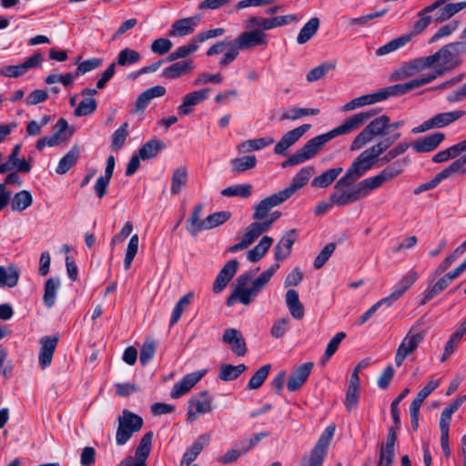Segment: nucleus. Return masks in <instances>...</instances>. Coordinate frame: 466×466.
I'll use <instances>...</instances> for the list:
<instances>
[{
  "label": "nucleus",
  "mask_w": 466,
  "mask_h": 466,
  "mask_svg": "<svg viewBox=\"0 0 466 466\" xmlns=\"http://www.w3.org/2000/svg\"><path fill=\"white\" fill-rule=\"evenodd\" d=\"M396 132L380 139L376 144L362 151L351 163L345 174L336 182L329 200L335 207H347L370 196L372 192L367 178L354 183L374 167L380 156L386 152L399 138Z\"/></svg>",
  "instance_id": "obj_1"
},
{
  "label": "nucleus",
  "mask_w": 466,
  "mask_h": 466,
  "mask_svg": "<svg viewBox=\"0 0 466 466\" xmlns=\"http://www.w3.org/2000/svg\"><path fill=\"white\" fill-rule=\"evenodd\" d=\"M377 114L374 109L360 112L349 116L342 124L330 131L309 139L302 147L282 162L281 167H292L302 164L314 157L322 147L336 137L350 134Z\"/></svg>",
  "instance_id": "obj_2"
},
{
  "label": "nucleus",
  "mask_w": 466,
  "mask_h": 466,
  "mask_svg": "<svg viewBox=\"0 0 466 466\" xmlns=\"http://www.w3.org/2000/svg\"><path fill=\"white\" fill-rule=\"evenodd\" d=\"M279 268V263L271 265L269 268L263 271L258 278L253 279L249 287H247V285L252 278L253 272L239 275L237 279V286L234 291L227 299V305L231 307L237 300L244 305L250 304L269 282Z\"/></svg>",
  "instance_id": "obj_3"
},
{
  "label": "nucleus",
  "mask_w": 466,
  "mask_h": 466,
  "mask_svg": "<svg viewBox=\"0 0 466 466\" xmlns=\"http://www.w3.org/2000/svg\"><path fill=\"white\" fill-rule=\"evenodd\" d=\"M436 9V7H432V4L422 8L417 14L418 20L414 23L410 33L394 38L382 46L379 47L376 50V56H385L405 46L412 39V37L421 34L431 25L432 17L430 15V14Z\"/></svg>",
  "instance_id": "obj_4"
},
{
  "label": "nucleus",
  "mask_w": 466,
  "mask_h": 466,
  "mask_svg": "<svg viewBox=\"0 0 466 466\" xmlns=\"http://www.w3.org/2000/svg\"><path fill=\"white\" fill-rule=\"evenodd\" d=\"M449 47L447 44L434 54L425 56L428 68L432 69L431 72L423 75L425 77H432L433 81L460 66L461 58H457Z\"/></svg>",
  "instance_id": "obj_5"
},
{
  "label": "nucleus",
  "mask_w": 466,
  "mask_h": 466,
  "mask_svg": "<svg viewBox=\"0 0 466 466\" xmlns=\"http://www.w3.org/2000/svg\"><path fill=\"white\" fill-rule=\"evenodd\" d=\"M390 116L381 115L372 119L365 128L355 137L350 150L356 151L362 148L376 137H384L389 133Z\"/></svg>",
  "instance_id": "obj_6"
},
{
  "label": "nucleus",
  "mask_w": 466,
  "mask_h": 466,
  "mask_svg": "<svg viewBox=\"0 0 466 466\" xmlns=\"http://www.w3.org/2000/svg\"><path fill=\"white\" fill-rule=\"evenodd\" d=\"M117 423L116 443L118 446H123L130 440L134 433L141 430L143 419L128 410H124L117 418Z\"/></svg>",
  "instance_id": "obj_7"
},
{
  "label": "nucleus",
  "mask_w": 466,
  "mask_h": 466,
  "mask_svg": "<svg viewBox=\"0 0 466 466\" xmlns=\"http://www.w3.org/2000/svg\"><path fill=\"white\" fill-rule=\"evenodd\" d=\"M425 336V331L421 330L418 325H414L409 329L396 350L394 360L397 367H400L404 360L416 351Z\"/></svg>",
  "instance_id": "obj_8"
},
{
  "label": "nucleus",
  "mask_w": 466,
  "mask_h": 466,
  "mask_svg": "<svg viewBox=\"0 0 466 466\" xmlns=\"http://www.w3.org/2000/svg\"><path fill=\"white\" fill-rule=\"evenodd\" d=\"M335 429V425L330 424L324 430L310 451L309 458L303 459L302 466H322Z\"/></svg>",
  "instance_id": "obj_9"
},
{
  "label": "nucleus",
  "mask_w": 466,
  "mask_h": 466,
  "mask_svg": "<svg viewBox=\"0 0 466 466\" xmlns=\"http://www.w3.org/2000/svg\"><path fill=\"white\" fill-rule=\"evenodd\" d=\"M213 410V397L208 391L202 390L188 400L187 421L193 423L200 415L210 413Z\"/></svg>",
  "instance_id": "obj_10"
},
{
  "label": "nucleus",
  "mask_w": 466,
  "mask_h": 466,
  "mask_svg": "<svg viewBox=\"0 0 466 466\" xmlns=\"http://www.w3.org/2000/svg\"><path fill=\"white\" fill-rule=\"evenodd\" d=\"M465 115L466 111L461 109L439 113L430 119L424 121L420 126L413 127L411 129V133L419 134L431 129L445 127L454 123L458 119L463 117Z\"/></svg>",
  "instance_id": "obj_11"
},
{
  "label": "nucleus",
  "mask_w": 466,
  "mask_h": 466,
  "mask_svg": "<svg viewBox=\"0 0 466 466\" xmlns=\"http://www.w3.org/2000/svg\"><path fill=\"white\" fill-rule=\"evenodd\" d=\"M409 164L406 158L398 159L391 165L387 166L378 174L366 177L372 191L380 187L383 184L399 177Z\"/></svg>",
  "instance_id": "obj_12"
},
{
  "label": "nucleus",
  "mask_w": 466,
  "mask_h": 466,
  "mask_svg": "<svg viewBox=\"0 0 466 466\" xmlns=\"http://www.w3.org/2000/svg\"><path fill=\"white\" fill-rule=\"evenodd\" d=\"M234 45L240 50L250 49L258 46H266L268 37L266 33L259 29L247 30L234 39Z\"/></svg>",
  "instance_id": "obj_13"
},
{
  "label": "nucleus",
  "mask_w": 466,
  "mask_h": 466,
  "mask_svg": "<svg viewBox=\"0 0 466 466\" xmlns=\"http://www.w3.org/2000/svg\"><path fill=\"white\" fill-rule=\"evenodd\" d=\"M309 124L301 125L282 136L275 145L274 153L279 156H286L289 148L292 147L309 128Z\"/></svg>",
  "instance_id": "obj_14"
},
{
  "label": "nucleus",
  "mask_w": 466,
  "mask_h": 466,
  "mask_svg": "<svg viewBox=\"0 0 466 466\" xmlns=\"http://www.w3.org/2000/svg\"><path fill=\"white\" fill-rule=\"evenodd\" d=\"M210 89L204 88L187 93L183 96L182 103L177 106V114L180 116H188L193 112V107L205 101L209 96Z\"/></svg>",
  "instance_id": "obj_15"
},
{
  "label": "nucleus",
  "mask_w": 466,
  "mask_h": 466,
  "mask_svg": "<svg viewBox=\"0 0 466 466\" xmlns=\"http://www.w3.org/2000/svg\"><path fill=\"white\" fill-rule=\"evenodd\" d=\"M432 82V77H425L421 76L420 77L411 79L406 83L397 84L385 88L380 89L382 95L385 96V99L392 96L404 95L415 88H418L423 85Z\"/></svg>",
  "instance_id": "obj_16"
},
{
  "label": "nucleus",
  "mask_w": 466,
  "mask_h": 466,
  "mask_svg": "<svg viewBox=\"0 0 466 466\" xmlns=\"http://www.w3.org/2000/svg\"><path fill=\"white\" fill-rule=\"evenodd\" d=\"M206 370H198L185 375L180 380L174 384L170 397L177 400L187 393L205 375Z\"/></svg>",
  "instance_id": "obj_17"
},
{
  "label": "nucleus",
  "mask_w": 466,
  "mask_h": 466,
  "mask_svg": "<svg viewBox=\"0 0 466 466\" xmlns=\"http://www.w3.org/2000/svg\"><path fill=\"white\" fill-rule=\"evenodd\" d=\"M286 200H288V198L281 190L263 198L255 207V211L253 213V218L255 220L264 219L267 217L268 213L273 208L281 205Z\"/></svg>",
  "instance_id": "obj_18"
},
{
  "label": "nucleus",
  "mask_w": 466,
  "mask_h": 466,
  "mask_svg": "<svg viewBox=\"0 0 466 466\" xmlns=\"http://www.w3.org/2000/svg\"><path fill=\"white\" fill-rule=\"evenodd\" d=\"M286 200H288V198L281 190L263 198L255 207V211L253 213V218L255 220L264 219L267 217L268 213L273 208L281 205Z\"/></svg>",
  "instance_id": "obj_19"
},
{
  "label": "nucleus",
  "mask_w": 466,
  "mask_h": 466,
  "mask_svg": "<svg viewBox=\"0 0 466 466\" xmlns=\"http://www.w3.org/2000/svg\"><path fill=\"white\" fill-rule=\"evenodd\" d=\"M43 58L41 54L36 53L27 58L24 63L15 66H5L0 69V74L6 77H18L25 74L30 68L40 66Z\"/></svg>",
  "instance_id": "obj_20"
},
{
  "label": "nucleus",
  "mask_w": 466,
  "mask_h": 466,
  "mask_svg": "<svg viewBox=\"0 0 466 466\" xmlns=\"http://www.w3.org/2000/svg\"><path fill=\"white\" fill-rule=\"evenodd\" d=\"M315 174V168L312 166H307L302 167L292 178L290 184L281 191L287 197L290 198L297 191L301 189L308 184L311 177Z\"/></svg>",
  "instance_id": "obj_21"
},
{
  "label": "nucleus",
  "mask_w": 466,
  "mask_h": 466,
  "mask_svg": "<svg viewBox=\"0 0 466 466\" xmlns=\"http://www.w3.org/2000/svg\"><path fill=\"white\" fill-rule=\"evenodd\" d=\"M264 232H266V230L259 221L251 223L246 228V232L242 236L241 240L238 243L231 246L228 248V251L231 253H236L239 250L247 248Z\"/></svg>",
  "instance_id": "obj_22"
},
{
  "label": "nucleus",
  "mask_w": 466,
  "mask_h": 466,
  "mask_svg": "<svg viewBox=\"0 0 466 466\" xmlns=\"http://www.w3.org/2000/svg\"><path fill=\"white\" fill-rule=\"evenodd\" d=\"M200 21L199 15L181 18L175 21L168 35L172 37H182L192 34Z\"/></svg>",
  "instance_id": "obj_23"
},
{
  "label": "nucleus",
  "mask_w": 466,
  "mask_h": 466,
  "mask_svg": "<svg viewBox=\"0 0 466 466\" xmlns=\"http://www.w3.org/2000/svg\"><path fill=\"white\" fill-rule=\"evenodd\" d=\"M210 441V434L205 433L200 435L190 447L187 449L181 460V466H198L191 464L200 454L203 448Z\"/></svg>",
  "instance_id": "obj_24"
},
{
  "label": "nucleus",
  "mask_w": 466,
  "mask_h": 466,
  "mask_svg": "<svg viewBox=\"0 0 466 466\" xmlns=\"http://www.w3.org/2000/svg\"><path fill=\"white\" fill-rule=\"evenodd\" d=\"M57 337H43L40 339L39 342L41 345L38 360L39 365L42 369L47 368L53 360V355L57 344Z\"/></svg>",
  "instance_id": "obj_25"
},
{
  "label": "nucleus",
  "mask_w": 466,
  "mask_h": 466,
  "mask_svg": "<svg viewBox=\"0 0 466 466\" xmlns=\"http://www.w3.org/2000/svg\"><path fill=\"white\" fill-rule=\"evenodd\" d=\"M428 68L425 56L416 58L400 67L397 71H395L390 79L391 80H400L406 77L412 76L417 73Z\"/></svg>",
  "instance_id": "obj_26"
},
{
  "label": "nucleus",
  "mask_w": 466,
  "mask_h": 466,
  "mask_svg": "<svg viewBox=\"0 0 466 466\" xmlns=\"http://www.w3.org/2000/svg\"><path fill=\"white\" fill-rule=\"evenodd\" d=\"M313 367L312 362H305L299 366L289 377L287 388L289 391H296L308 380Z\"/></svg>",
  "instance_id": "obj_27"
},
{
  "label": "nucleus",
  "mask_w": 466,
  "mask_h": 466,
  "mask_svg": "<svg viewBox=\"0 0 466 466\" xmlns=\"http://www.w3.org/2000/svg\"><path fill=\"white\" fill-rule=\"evenodd\" d=\"M445 135L441 132H435L413 142L412 148L417 153L433 151L444 140Z\"/></svg>",
  "instance_id": "obj_28"
},
{
  "label": "nucleus",
  "mask_w": 466,
  "mask_h": 466,
  "mask_svg": "<svg viewBox=\"0 0 466 466\" xmlns=\"http://www.w3.org/2000/svg\"><path fill=\"white\" fill-rule=\"evenodd\" d=\"M223 341L228 344L232 351L238 356H244L247 346L241 333L235 329H227L223 334Z\"/></svg>",
  "instance_id": "obj_29"
},
{
  "label": "nucleus",
  "mask_w": 466,
  "mask_h": 466,
  "mask_svg": "<svg viewBox=\"0 0 466 466\" xmlns=\"http://www.w3.org/2000/svg\"><path fill=\"white\" fill-rule=\"evenodd\" d=\"M296 238L295 229H290L282 236L275 247L274 258L277 261L284 260L290 254Z\"/></svg>",
  "instance_id": "obj_30"
},
{
  "label": "nucleus",
  "mask_w": 466,
  "mask_h": 466,
  "mask_svg": "<svg viewBox=\"0 0 466 466\" xmlns=\"http://www.w3.org/2000/svg\"><path fill=\"white\" fill-rule=\"evenodd\" d=\"M397 435L394 430L390 429L386 443L381 446L380 452V461L378 466H391L394 458V446Z\"/></svg>",
  "instance_id": "obj_31"
},
{
  "label": "nucleus",
  "mask_w": 466,
  "mask_h": 466,
  "mask_svg": "<svg viewBox=\"0 0 466 466\" xmlns=\"http://www.w3.org/2000/svg\"><path fill=\"white\" fill-rule=\"evenodd\" d=\"M342 172L343 168L341 167L326 169L312 179L311 187L314 188H327L334 183Z\"/></svg>",
  "instance_id": "obj_32"
},
{
  "label": "nucleus",
  "mask_w": 466,
  "mask_h": 466,
  "mask_svg": "<svg viewBox=\"0 0 466 466\" xmlns=\"http://www.w3.org/2000/svg\"><path fill=\"white\" fill-rule=\"evenodd\" d=\"M194 68L192 60L173 63L162 71V76L167 79H177L190 73Z\"/></svg>",
  "instance_id": "obj_33"
},
{
  "label": "nucleus",
  "mask_w": 466,
  "mask_h": 466,
  "mask_svg": "<svg viewBox=\"0 0 466 466\" xmlns=\"http://www.w3.org/2000/svg\"><path fill=\"white\" fill-rule=\"evenodd\" d=\"M274 143V138L271 137H265L259 138L248 139L237 146V149L239 153H249L252 151L260 150L267 147Z\"/></svg>",
  "instance_id": "obj_34"
},
{
  "label": "nucleus",
  "mask_w": 466,
  "mask_h": 466,
  "mask_svg": "<svg viewBox=\"0 0 466 466\" xmlns=\"http://www.w3.org/2000/svg\"><path fill=\"white\" fill-rule=\"evenodd\" d=\"M286 305L291 316L296 319H301L304 316V307L299 301V293L295 289H289L286 293Z\"/></svg>",
  "instance_id": "obj_35"
},
{
  "label": "nucleus",
  "mask_w": 466,
  "mask_h": 466,
  "mask_svg": "<svg viewBox=\"0 0 466 466\" xmlns=\"http://www.w3.org/2000/svg\"><path fill=\"white\" fill-rule=\"evenodd\" d=\"M204 208L203 204H198L186 222V228L192 236L204 231V219H201V213Z\"/></svg>",
  "instance_id": "obj_36"
},
{
  "label": "nucleus",
  "mask_w": 466,
  "mask_h": 466,
  "mask_svg": "<svg viewBox=\"0 0 466 466\" xmlns=\"http://www.w3.org/2000/svg\"><path fill=\"white\" fill-rule=\"evenodd\" d=\"M451 283L449 282V280L446 279L445 276H443L442 278H441L440 279H438L435 282H433V281L430 282L428 287L426 288V289L424 290V292L422 294L420 304L421 305L427 304L436 295H438L439 293H441V291L446 289V288Z\"/></svg>",
  "instance_id": "obj_37"
},
{
  "label": "nucleus",
  "mask_w": 466,
  "mask_h": 466,
  "mask_svg": "<svg viewBox=\"0 0 466 466\" xmlns=\"http://www.w3.org/2000/svg\"><path fill=\"white\" fill-rule=\"evenodd\" d=\"M388 13V9H382L374 13H370L360 17H348L347 28L351 31H357L358 26H366L368 24L378 17H381Z\"/></svg>",
  "instance_id": "obj_38"
},
{
  "label": "nucleus",
  "mask_w": 466,
  "mask_h": 466,
  "mask_svg": "<svg viewBox=\"0 0 466 466\" xmlns=\"http://www.w3.org/2000/svg\"><path fill=\"white\" fill-rule=\"evenodd\" d=\"M273 243V238L268 236H264L261 238L259 242L252 248L250 249L248 254L247 258L250 262H257L259 259H261L264 255L267 253L268 248L271 247Z\"/></svg>",
  "instance_id": "obj_39"
},
{
  "label": "nucleus",
  "mask_w": 466,
  "mask_h": 466,
  "mask_svg": "<svg viewBox=\"0 0 466 466\" xmlns=\"http://www.w3.org/2000/svg\"><path fill=\"white\" fill-rule=\"evenodd\" d=\"M319 24L320 22L318 17L310 18L299 30L297 36V43L303 45L309 41L316 35Z\"/></svg>",
  "instance_id": "obj_40"
},
{
  "label": "nucleus",
  "mask_w": 466,
  "mask_h": 466,
  "mask_svg": "<svg viewBox=\"0 0 466 466\" xmlns=\"http://www.w3.org/2000/svg\"><path fill=\"white\" fill-rule=\"evenodd\" d=\"M188 172L186 167H177L172 174L170 192L173 195H178L182 187L187 184Z\"/></svg>",
  "instance_id": "obj_41"
},
{
  "label": "nucleus",
  "mask_w": 466,
  "mask_h": 466,
  "mask_svg": "<svg viewBox=\"0 0 466 466\" xmlns=\"http://www.w3.org/2000/svg\"><path fill=\"white\" fill-rule=\"evenodd\" d=\"M466 401V395H461L451 402L441 413L439 426L450 427L451 416Z\"/></svg>",
  "instance_id": "obj_42"
},
{
  "label": "nucleus",
  "mask_w": 466,
  "mask_h": 466,
  "mask_svg": "<svg viewBox=\"0 0 466 466\" xmlns=\"http://www.w3.org/2000/svg\"><path fill=\"white\" fill-rule=\"evenodd\" d=\"M141 57L138 51L126 47L117 54L116 62L115 63L120 66H130L137 64Z\"/></svg>",
  "instance_id": "obj_43"
},
{
  "label": "nucleus",
  "mask_w": 466,
  "mask_h": 466,
  "mask_svg": "<svg viewBox=\"0 0 466 466\" xmlns=\"http://www.w3.org/2000/svg\"><path fill=\"white\" fill-rule=\"evenodd\" d=\"M164 148V142L158 139H151L139 148L138 155L141 159L146 160L156 157Z\"/></svg>",
  "instance_id": "obj_44"
},
{
  "label": "nucleus",
  "mask_w": 466,
  "mask_h": 466,
  "mask_svg": "<svg viewBox=\"0 0 466 466\" xmlns=\"http://www.w3.org/2000/svg\"><path fill=\"white\" fill-rule=\"evenodd\" d=\"M319 108H301L291 106L282 113L280 119L295 121L307 116H317Z\"/></svg>",
  "instance_id": "obj_45"
},
{
  "label": "nucleus",
  "mask_w": 466,
  "mask_h": 466,
  "mask_svg": "<svg viewBox=\"0 0 466 466\" xmlns=\"http://www.w3.org/2000/svg\"><path fill=\"white\" fill-rule=\"evenodd\" d=\"M464 8H466V1L446 4L442 8L439 9L435 20L437 22L449 20Z\"/></svg>",
  "instance_id": "obj_46"
},
{
  "label": "nucleus",
  "mask_w": 466,
  "mask_h": 466,
  "mask_svg": "<svg viewBox=\"0 0 466 466\" xmlns=\"http://www.w3.org/2000/svg\"><path fill=\"white\" fill-rule=\"evenodd\" d=\"M252 189L253 186L250 184H235L222 189L220 194L227 198L240 197L247 198L251 196Z\"/></svg>",
  "instance_id": "obj_47"
},
{
  "label": "nucleus",
  "mask_w": 466,
  "mask_h": 466,
  "mask_svg": "<svg viewBox=\"0 0 466 466\" xmlns=\"http://www.w3.org/2000/svg\"><path fill=\"white\" fill-rule=\"evenodd\" d=\"M418 279L417 271L410 269L394 286L393 292L400 299L403 294L415 283Z\"/></svg>",
  "instance_id": "obj_48"
},
{
  "label": "nucleus",
  "mask_w": 466,
  "mask_h": 466,
  "mask_svg": "<svg viewBox=\"0 0 466 466\" xmlns=\"http://www.w3.org/2000/svg\"><path fill=\"white\" fill-rule=\"evenodd\" d=\"M32 195L27 190H22L15 194L11 199V208L13 211H24L32 205Z\"/></svg>",
  "instance_id": "obj_49"
},
{
  "label": "nucleus",
  "mask_w": 466,
  "mask_h": 466,
  "mask_svg": "<svg viewBox=\"0 0 466 466\" xmlns=\"http://www.w3.org/2000/svg\"><path fill=\"white\" fill-rule=\"evenodd\" d=\"M192 298H193V293L188 292L186 295H184L182 298H180L179 300L176 303V305L172 310V314H171V318H170V321H169L170 327H172L176 323H177V321L181 318L183 312L187 309V307L191 303Z\"/></svg>",
  "instance_id": "obj_50"
},
{
  "label": "nucleus",
  "mask_w": 466,
  "mask_h": 466,
  "mask_svg": "<svg viewBox=\"0 0 466 466\" xmlns=\"http://www.w3.org/2000/svg\"><path fill=\"white\" fill-rule=\"evenodd\" d=\"M19 279V272L15 267L7 268L0 266V287L14 288Z\"/></svg>",
  "instance_id": "obj_51"
},
{
  "label": "nucleus",
  "mask_w": 466,
  "mask_h": 466,
  "mask_svg": "<svg viewBox=\"0 0 466 466\" xmlns=\"http://www.w3.org/2000/svg\"><path fill=\"white\" fill-rule=\"evenodd\" d=\"M443 179H447L454 174H465L466 173V154L462 155L459 158L451 162L447 167L442 169L441 172Z\"/></svg>",
  "instance_id": "obj_52"
},
{
  "label": "nucleus",
  "mask_w": 466,
  "mask_h": 466,
  "mask_svg": "<svg viewBox=\"0 0 466 466\" xmlns=\"http://www.w3.org/2000/svg\"><path fill=\"white\" fill-rule=\"evenodd\" d=\"M247 370L245 364H239L237 366L227 364L220 368L218 378L224 381H231L236 380L241 373Z\"/></svg>",
  "instance_id": "obj_53"
},
{
  "label": "nucleus",
  "mask_w": 466,
  "mask_h": 466,
  "mask_svg": "<svg viewBox=\"0 0 466 466\" xmlns=\"http://www.w3.org/2000/svg\"><path fill=\"white\" fill-rule=\"evenodd\" d=\"M230 164L234 172L242 173L255 167L257 164V157L253 155H248L231 159Z\"/></svg>",
  "instance_id": "obj_54"
},
{
  "label": "nucleus",
  "mask_w": 466,
  "mask_h": 466,
  "mask_svg": "<svg viewBox=\"0 0 466 466\" xmlns=\"http://www.w3.org/2000/svg\"><path fill=\"white\" fill-rule=\"evenodd\" d=\"M230 217L229 211H218L204 218V230H209L224 224Z\"/></svg>",
  "instance_id": "obj_55"
},
{
  "label": "nucleus",
  "mask_w": 466,
  "mask_h": 466,
  "mask_svg": "<svg viewBox=\"0 0 466 466\" xmlns=\"http://www.w3.org/2000/svg\"><path fill=\"white\" fill-rule=\"evenodd\" d=\"M271 369L270 364H265L260 367L254 375L248 380L246 389L247 390H257L262 386L265 380L267 379L269 370Z\"/></svg>",
  "instance_id": "obj_56"
},
{
  "label": "nucleus",
  "mask_w": 466,
  "mask_h": 466,
  "mask_svg": "<svg viewBox=\"0 0 466 466\" xmlns=\"http://www.w3.org/2000/svg\"><path fill=\"white\" fill-rule=\"evenodd\" d=\"M153 439V432H147L142 439L136 450L135 459L134 460H142L146 461L148 457L151 450V443Z\"/></svg>",
  "instance_id": "obj_57"
},
{
  "label": "nucleus",
  "mask_w": 466,
  "mask_h": 466,
  "mask_svg": "<svg viewBox=\"0 0 466 466\" xmlns=\"http://www.w3.org/2000/svg\"><path fill=\"white\" fill-rule=\"evenodd\" d=\"M198 45L195 41L194 37L190 40L187 45L178 46L175 51H173L169 56L168 61H175L181 58H186L191 54L195 53L198 49Z\"/></svg>",
  "instance_id": "obj_58"
},
{
  "label": "nucleus",
  "mask_w": 466,
  "mask_h": 466,
  "mask_svg": "<svg viewBox=\"0 0 466 466\" xmlns=\"http://www.w3.org/2000/svg\"><path fill=\"white\" fill-rule=\"evenodd\" d=\"M80 150L74 146L62 158H60V174L66 173L79 158Z\"/></svg>",
  "instance_id": "obj_59"
},
{
  "label": "nucleus",
  "mask_w": 466,
  "mask_h": 466,
  "mask_svg": "<svg viewBox=\"0 0 466 466\" xmlns=\"http://www.w3.org/2000/svg\"><path fill=\"white\" fill-rule=\"evenodd\" d=\"M138 244H139V238L137 234H134L127 244L126 253H125V258H124V268L126 270L129 269L131 267V264L137 253L138 250Z\"/></svg>",
  "instance_id": "obj_60"
},
{
  "label": "nucleus",
  "mask_w": 466,
  "mask_h": 466,
  "mask_svg": "<svg viewBox=\"0 0 466 466\" xmlns=\"http://www.w3.org/2000/svg\"><path fill=\"white\" fill-rule=\"evenodd\" d=\"M247 28L259 29L261 31L274 29L272 17L251 16L245 22Z\"/></svg>",
  "instance_id": "obj_61"
},
{
  "label": "nucleus",
  "mask_w": 466,
  "mask_h": 466,
  "mask_svg": "<svg viewBox=\"0 0 466 466\" xmlns=\"http://www.w3.org/2000/svg\"><path fill=\"white\" fill-rule=\"evenodd\" d=\"M460 26V21L452 20L443 25H441L437 32L429 40L430 44L435 43L442 37L449 36L454 33Z\"/></svg>",
  "instance_id": "obj_62"
},
{
  "label": "nucleus",
  "mask_w": 466,
  "mask_h": 466,
  "mask_svg": "<svg viewBox=\"0 0 466 466\" xmlns=\"http://www.w3.org/2000/svg\"><path fill=\"white\" fill-rule=\"evenodd\" d=\"M346 337L345 332H338L328 343L324 359L321 360V363L324 365L337 351L340 342Z\"/></svg>",
  "instance_id": "obj_63"
},
{
  "label": "nucleus",
  "mask_w": 466,
  "mask_h": 466,
  "mask_svg": "<svg viewBox=\"0 0 466 466\" xmlns=\"http://www.w3.org/2000/svg\"><path fill=\"white\" fill-rule=\"evenodd\" d=\"M335 248L336 246L334 243H329L320 250L313 263L316 269L320 268L329 260L334 252Z\"/></svg>",
  "instance_id": "obj_64"
}]
</instances>
